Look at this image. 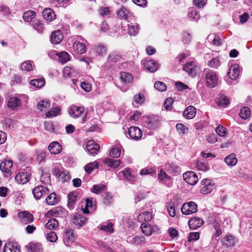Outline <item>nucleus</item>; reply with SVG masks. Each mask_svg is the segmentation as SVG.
Returning a JSON list of instances; mask_svg holds the SVG:
<instances>
[{"label":"nucleus","instance_id":"obj_1","mask_svg":"<svg viewBox=\"0 0 252 252\" xmlns=\"http://www.w3.org/2000/svg\"><path fill=\"white\" fill-rule=\"evenodd\" d=\"M142 232L146 236H150L153 233H158L159 228L156 224L143 223L141 225Z\"/></svg>","mask_w":252,"mask_h":252},{"label":"nucleus","instance_id":"obj_2","mask_svg":"<svg viewBox=\"0 0 252 252\" xmlns=\"http://www.w3.org/2000/svg\"><path fill=\"white\" fill-rule=\"evenodd\" d=\"M202 188L200 191L202 194H207L211 192L215 188L214 182L209 179H204L201 181Z\"/></svg>","mask_w":252,"mask_h":252},{"label":"nucleus","instance_id":"obj_3","mask_svg":"<svg viewBox=\"0 0 252 252\" xmlns=\"http://www.w3.org/2000/svg\"><path fill=\"white\" fill-rule=\"evenodd\" d=\"M197 204L192 201L184 203L182 208V213L186 215H189L197 211Z\"/></svg>","mask_w":252,"mask_h":252},{"label":"nucleus","instance_id":"obj_4","mask_svg":"<svg viewBox=\"0 0 252 252\" xmlns=\"http://www.w3.org/2000/svg\"><path fill=\"white\" fill-rule=\"evenodd\" d=\"M32 194L36 200H39L45 196L49 193L48 189L43 186L35 187L32 190Z\"/></svg>","mask_w":252,"mask_h":252},{"label":"nucleus","instance_id":"obj_5","mask_svg":"<svg viewBox=\"0 0 252 252\" xmlns=\"http://www.w3.org/2000/svg\"><path fill=\"white\" fill-rule=\"evenodd\" d=\"M148 127L151 130H155L158 127L161 121V118L158 115H152L147 119Z\"/></svg>","mask_w":252,"mask_h":252},{"label":"nucleus","instance_id":"obj_6","mask_svg":"<svg viewBox=\"0 0 252 252\" xmlns=\"http://www.w3.org/2000/svg\"><path fill=\"white\" fill-rule=\"evenodd\" d=\"M184 180L190 185H194L196 184L198 178L196 173L192 171H189L184 173L183 174Z\"/></svg>","mask_w":252,"mask_h":252},{"label":"nucleus","instance_id":"obj_7","mask_svg":"<svg viewBox=\"0 0 252 252\" xmlns=\"http://www.w3.org/2000/svg\"><path fill=\"white\" fill-rule=\"evenodd\" d=\"M18 217L20 219V222L24 224L31 223L34 220L33 215L29 212L26 211L19 213Z\"/></svg>","mask_w":252,"mask_h":252},{"label":"nucleus","instance_id":"obj_8","mask_svg":"<svg viewBox=\"0 0 252 252\" xmlns=\"http://www.w3.org/2000/svg\"><path fill=\"white\" fill-rule=\"evenodd\" d=\"M128 133L130 138L136 141L141 139L143 134L141 129L137 126H131L128 128Z\"/></svg>","mask_w":252,"mask_h":252},{"label":"nucleus","instance_id":"obj_9","mask_svg":"<svg viewBox=\"0 0 252 252\" xmlns=\"http://www.w3.org/2000/svg\"><path fill=\"white\" fill-rule=\"evenodd\" d=\"M31 174L29 172L18 173L15 177V180L18 184H25L28 183L31 179Z\"/></svg>","mask_w":252,"mask_h":252},{"label":"nucleus","instance_id":"obj_10","mask_svg":"<svg viewBox=\"0 0 252 252\" xmlns=\"http://www.w3.org/2000/svg\"><path fill=\"white\" fill-rule=\"evenodd\" d=\"M206 79L208 87L210 88L215 87L218 84V77L214 72L210 71L206 75Z\"/></svg>","mask_w":252,"mask_h":252},{"label":"nucleus","instance_id":"obj_11","mask_svg":"<svg viewBox=\"0 0 252 252\" xmlns=\"http://www.w3.org/2000/svg\"><path fill=\"white\" fill-rule=\"evenodd\" d=\"M210 224L214 229L213 236L217 238L222 234V232L220 227V220L216 218L214 219L211 220Z\"/></svg>","mask_w":252,"mask_h":252},{"label":"nucleus","instance_id":"obj_12","mask_svg":"<svg viewBox=\"0 0 252 252\" xmlns=\"http://www.w3.org/2000/svg\"><path fill=\"white\" fill-rule=\"evenodd\" d=\"M74 240L75 237L73 230L70 228L66 229L63 236V241L65 245L69 246Z\"/></svg>","mask_w":252,"mask_h":252},{"label":"nucleus","instance_id":"obj_13","mask_svg":"<svg viewBox=\"0 0 252 252\" xmlns=\"http://www.w3.org/2000/svg\"><path fill=\"white\" fill-rule=\"evenodd\" d=\"M68 112L71 117H78L84 114V109L82 107L72 105L68 108Z\"/></svg>","mask_w":252,"mask_h":252},{"label":"nucleus","instance_id":"obj_14","mask_svg":"<svg viewBox=\"0 0 252 252\" xmlns=\"http://www.w3.org/2000/svg\"><path fill=\"white\" fill-rule=\"evenodd\" d=\"M144 67L150 72H155L158 68V64L156 61L152 60H145L143 61Z\"/></svg>","mask_w":252,"mask_h":252},{"label":"nucleus","instance_id":"obj_15","mask_svg":"<svg viewBox=\"0 0 252 252\" xmlns=\"http://www.w3.org/2000/svg\"><path fill=\"white\" fill-rule=\"evenodd\" d=\"M158 178L164 183L167 186L170 187L172 185V179L168 176L163 170L161 169L158 175Z\"/></svg>","mask_w":252,"mask_h":252},{"label":"nucleus","instance_id":"obj_16","mask_svg":"<svg viewBox=\"0 0 252 252\" xmlns=\"http://www.w3.org/2000/svg\"><path fill=\"white\" fill-rule=\"evenodd\" d=\"M204 223L203 220L199 217H194L189 221V225L190 228L195 229L201 226Z\"/></svg>","mask_w":252,"mask_h":252},{"label":"nucleus","instance_id":"obj_17","mask_svg":"<svg viewBox=\"0 0 252 252\" xmlns=\"http://www.w3.org/2000/svg\"><path fill=\"white\" fill-rule=\"evenodd\" d=\"M86 149L90 154H96L99 149V145L95 143L93 140H89L87 143Z\"/></svg>","mask_w":252,"mask_h":252},{"label":"nucleus","instance_id":"obj_18","mask_svg":"<svg viewBox=\"0 0 252 252\" xmlns=\"http://www.w3.org/2000/svg\"><path fill=\"white\" fill-rule=\"evenodd\" d=\"M153 218L152 213L149 211H146L140 213L137 217V219L140 222L148 223Z\"/></svg>","mask_w":252,"mask_h":252},{"label":"nucleus","instance_id":"obj_19","mask_svg":"<svg viewBox=\"0 0 252 252\" xmlns=\"http://www.w3.org/2000/svg\"><path fill=\"white\" fill-rule=\"evenodd\" d=\"M63 39V35L60 30H57L53 32L51 35L50 40L54 44H58L60 43Z\"/></svg>","mask_w":252,"mask_h":252},{"label":"nucleus","instance_id":"obj_20","mask_svg":"<svg viewBox=\"0 0 252 252\" xmlns=\"http://www.w3.org/2000/svg\"><path fill=\"white\" fill-rule=\"evenodd\" d=\"M240 68L238 64H234L231 66L228 76L232 80H236L239 75Z\"/></svg>","mask_w":252,"mask_h":252},{"label":"nucleus","instance_id":"obj_21","mask_svg":"<svg viewBox=\"0 0 252 252\" xmlns=\"http://www.w3.org/2000/svg\"><path fill=\"white\" fill-rule=\"evenodd\" d=\"M21 105V101L20 98L16 97H10L7 101V106L12 110L17 109Z\"/></svg>","mask_w":252,"mask_h":252},{"label":"nucleus","instance_id":"obj_22","mask_svg":"<svg viewBox=\"0 0 252 252\" xmlns=\"http://www.w3.org/2000/svg\"><path fill=\"white\" fill-rule=\"evenodd\" d=\"M42 15L43 18L47 21H52L56 18V15L53 9L46 8L42 11Z\"/></svg>","mask_w":252,"mask_h":252},{"label":"nucleus","instance_id":"obj_23","mask_svg":"<svg viewBox=\"0 0 252 252\" xmlns=\"http://www.w3.org/2000/svg\"><path fill=\"white\" fill-rule=\"evenodd\" d=\"M196 114V108L192 106H189L183 112V116L188 119H193Z\"/></svg>","mask_w":252,"mask_h":252},{"label":"nucleus","instance_id":"obj_24","mask_svg":"<svg viewBox=\"0 0 252 252\" xmlns=\"http://www.w3.org/2000/svg\"><path fill=\"white\" fill-rule=\"evenodd\" d=\"M183 70L188 72L189 75H195L196 65L193 62L187 63L184 66Z\"/></svg>","mask_w":252,"mask_h":252},{"label":"nucleus","instance_id":"obj_25","mask_svg":"<svg viewBox=\"0 0 252 252\" xmlns=\"http://www.w3.org/2000/svg\"><path fill=\"white\" fill-rule=\"evenodd\" d=\"M129 243L139 245L145 243V238L143 236H129L127 240Z\"/></svg>","mask_w":252,"mask_h":252},{"label":"nucleus","instance_id":"obj_26","mask_svg":"<svg viewBox=\"0 0 252 252\" xmlns=\"http://www.w3.org/2000/svg\"><path fill=\"white\" fill-rule=\"evenodd\" d=\"M62 146L57 142L51 143L48 149L52 154H58L62 151Z\"/></svg>","mask_w":252,"mask_h":252},{"label":"nucleus","instance_id":"obj_27","mask_svg":"<svg viewBox=\"0 0 252 252\" xmlns=\"http://www.w3.org/2000/svg\"><path fill=\"white\" fill-rule=\"evenodd\" d=\"M73 48L76 53L80 54L84 53L86 49V46L84 44L77 41L74 42Z\"/></svg>","mask_w":252,"mask_h":252},{"label":"nucleus","instance_id":"obj_28","mask_svg":"<svg viewBox=\"0 0 252 252\" xmlns=\"http://www.w3.org/2000/svg\"><path fill=\"white\" fill-rule=\"evenodd\" d=\"M87 220L85 217L77 214L74 216L73 222L76 225L82 226L86 223Z\"/></svg>","mask_w":252,"mask_h":252},{"label":"nucleus","instance_id":"obj_29","mask_svg":"<svg viewBox=\"0 0 252 252\" xmlns=\"http://www.w3.org/2000/svg\"><path fill=\"white\" fill-rule=\"evenodd\" d=\"M117 16L121 19L127 20L130 16V12L128 9L124 6H122L117 11Z\"/></svg>","mask_w":252,"mask_h":252},{"label":"nucleus","instance_id":"obj_30","mask_svg":"<svg viewBox=\"0 0 252 252\" xmlns=\"http://www.w3.org/2000/svg\"><path fill=\"white\" fill-rule=\"evenodd\" d=\"M12 165L11 161L5 160L0 163V169L1 171L8 173L10 172Z\"/></svg>","mask_w":252,"mask_h":252},{"label":"nucleus","instance_id":"obj_31","mask_svg":"<svg viewBox=\"0 0 252 252\" xmlns=\"http://www.w3.org/2000/svg\"><path fill=\"white\" fill-rule=\"evenodd\" d=\"M139 25L137 24L128 25V33L131 36H136L139 32Z\"/></svg>","mask_w":252,"mask_h":252},{"label":"nucleus","instance_id":"obj_32","mask_svg":"<svg viewBox=\"0 0 252 252\" xmlns=\"http://www.w3.org/2000/svg\"><path fill=\"white\" fill-rule=\"evenodd\" d=\"M120 79L123 83L127 84L132 82L133 77L129 73L124 72L121 73Z\"/></svg>","mask_w":252,"mask_h":252},{"label":"nucleus","instance_id":"obj_33","mask_svg":"<svg viewBox=\"0 0 252 252\" xmlns=\"http://www.w3.org/2000/svg\"><path fill=\"white\" fill-rule=\"evenodd\" d=\"M225 162L229 166H234L237 162V159L234 154H231L224 158Z\"/></svg>","mask_w":252,"mask_h":252},{"label":"nucleus","instance_id":"obj_34","mask_svg":"<svg viewBox=\"0 0 252 252\" xmlns=\"http://www.w3.org/2000/svg\"><path fill=\"white\" fill-rule=\"evenodd\" d=\"M35 12L34 11L28 10L24 13L23 18L25 21L31 22L35 17Z\"/></svg>","mask_w":252,"mask_h":252},{"label":"nucleus","instance_id":"obj_35","mask_svg":"<svg viewBox=\"0 0 252 252\" xmlns=\"http://www.w3.org/2000/svg\"><path fill=\"white\" fill-rule=\"evenodd\" d=\"M216 102L219 106L225 107L229 104V100L224 94H221Z\"/></svg>","mask_w":252,"mask_h":252},{"label":"nucleus","instance_id":"obj_36","mask_svg":"<svg viewBox=\"0 0 252 252\" xmlns=\"http://www.w3.org/2000/svg\"><path fill=\"white\" fill-rule=\"evenodd\" d=\"M45 83L44 78L33 79L30 81V84L36 88H41Z\"/></svg>","mask_w":252,"mask_h":252},{"label":"nucleus","instance_id":"obj_37","mask_svg":"<svg viewBox=\"0 0 252 252\" xmlns=\"http://www.w3.org/2000/svg\"><path fill=\"white\" fill-rule=\"evenodd\" d=\"M167 171L172 175H176L179 171V167L174 163L169 164L166 166Z\"/></svg>","mask_w":252,"mask_h":252},{"label":"nucleus","instance_id":"obj_38","mask_svg":"<svg viewBox=\"0 0 252 252\" xmlns=\"http://www.w3.org/2000/svg\"><path fill=\"white\" fill-rule=\"evenodd\" d=\"M3 252H20V250L12 243H8L5 245Z\"/></svg>","mask_w":252,"mask_h":252},{"label":"nucleus","instance_id":"obj_39","mask_svg":"<svg viewBox=\"0 0 252 252\" xmlns=\"http://www.w3.org/2000/svg\"><path fill=\"white\" fill-rule=\"evenodd\" d=\"M104 163L111 167L117 168L120 165L121 161L114 159L106 158Z\"/></svg>","mask_w":252,"mask_h":252},{"label":"nucleus","instance_id":"obj_40","mask_svg":"<svg viewBox=\"0 0 252 252\" xmlns=\"http://www.w3.org/2000/svg\"><path fill=\"white\" fill-rule=\"evenodd\" d=\"M46 201L48 205H53L57 204L59 200L57 198L56 194L53 192L47 197Z\"/></svg>","mask_w":252,"mask_h":252},{"label":"nucleus","instance_id":"obj_41","mask_svg":"<svg viewBox=\"0 0 252 252\" xmlns=\"http://www.w3.org/2000/svg\"><path fill=\"white\" fill-rule=\"evenodd\" d=\"M99 164L98 162L94 161L90 162L85 166L84 169L88 174H90L94 169L98 168Z\"/></svg>","mask_w":252,"mask_h":252},{"label":"nucleus","instance_id":"obj_42","mask_svg":"<svg viewBox=\"0 0 252 252\" xmlns=\"http://www.w3.org/2000/svg\"><path fill=\"white\" fill-rule=\"evenodd\" d=\"M28 249L31 252H40L41 250V245L30 243L27 246Z\"/></svg>","mask_w":252,"mask_h":252},{"label":"nucleus","instance_id":"obj_43","mask_svg":"<svg viewBox=\"0 0 252 252\" xmlns=\"http://www.w3.org/2000/svg\"><path fill=\"white\" fill-rule=\"evenodd\" d=\"M50 106V103L48 101L42 100L39 102L37 104L38 109L41 111H46Z\"/></svg>","mask_w":252,"mask_h":252},{"label":"nucleus","instance_id":"obj_44","mask_svg":"<svg viewBox=\"0 0 252 252\" xmlns=\"http://www.w3.org/2000/svg\"><path fill=\"white\" fill-rule=\"evenodd\" d=\"M250 108L248 107H244L241 108L239 116L243 119H247L250 117Z\"/></svg>","mask_w":252,"mask_h":252},{"label":"nucleus","instance_id":"obj_45","mask_svg":"<svg viewBox=\"0 0 252 252\" xmlns=\"http://www.w3.org/2000/svg\"><path fill=\"white\" fill-rule=\"evenodd\" d=\"M123 173L126 179L130 183H133L136 181V177L131 175L130 170L128 168L125 169Z\"/></svg>","mask_w":252,"mask_h":252},{"label":"nucleus","instance_id":"obj_46","mask_svg":"<svg viewBox=\"0 0 252 252\" xmlns=\"http://www.w3.org/2000/svg\"><path fill=\"white\" fill-rule=\"evenodd\" d=\"M58 226V221L55 219H50L46 223L45 226L49 229H55Z\"/></svg>","mask_w":252,"mask_h":252},{"label":"nucleus","instance_id":"obj_47","mask_svg":"<svg viewBox=\"0 0 252 252\" xmlns=\"http://www.w3.org/2000/svg\"><path fill=\"white\" fill-rule=\"evenodd\" d=\"M61 109L59 107H54L48 111L46 114L47 117L56 116L60 114Z\"/></svg>","mask_w":252,"mask_h":252},{"label":"nucleus","instance_id":"obj_48","mask_svg":"<svg viewBox=\"0 0 252 252\" xmlns=\"http://www.w3.org/2000/svg\"><path fill=\"white\" fill-rule=\"evenodd\" d=\"M166 207L169 215L172 217H174L176 215L174 204L172 202H168L166 203Z\"/></svg>","mask_w":252,"mask_h":252},{"label":"nucleus","instance_id":"obj_49","mask_svg":"<svg viewBox=\"0 0 252 252\" xmlns=\"http://www.w3.org/2000/svg\"><path fill=\"white\" fill-rule=\"evenodd\" d=\"M197 168L200 171H206L209 170V166L205 161H198L196 163Z\"/></svg>","mask_w":252,"mask_h":252},{"label":"nucleus","instance_id":"obj_50","mask_svg":"<svg viewBox=\"0 0 252 252\" xmlns=\"http://www.w3.org/2000/svg\"><path fill=\"white\" fill-rule=\"evenodd\" d=\"M59 61L64 64L68 61L69 59V55L66 52H62L59 54Z\"/></svg>","mask_w":252,"mask_h":252},{"label":"nucleus","instance_id":"obj_51","mask_svg":"<svg viewBox=\"0 0 252 252\" xmlns=\"http://www.w3.org/2000/svg\"><path fill=\"white\" fill-rule=\"evenodd\" d=\"M105 189V186L103 185H94L93 188L91 189V191L95 193L96 194H98L99 193H102L104 191Z\"/></svg>","mask_w":252,"mask_h":252},{"label":"nucleus","instance_id":"obj_52","mask_svg":"<svg viewBox=\"0 0 252 252\" xmlns=\"http://www.w3.org/2000/svg\"><path fill=\"white\" fill-rule=\"evenodd\" d=\"M188 16L191 20H198L200 18V15L195 9H191L189 12Z\"/></svg>","mask_w":252,"mask_h":252},{"label":"nucleus","instance_id":"obj_53","mask_svg":"<svg viewBox=\"0 0 252 252\" xmlns=\"http://www.w3.org/2000/svg\"><path fill=\"white\" fill-rule=\"evenodd\" d=\"M21 68L23 70L31 71L33 68L32 62L30 61L24 62L21 65Z\"/></svg>","mask_w":252,"mask_h":252},{"label":"nucleus","instance_id":"obj_54","mask_svg":"<svg viewBox=\"0 0 252 252\" xmlns=\"http://www.w3.org/2000/svg\"><path fill=\"white\" fill-rule=\"evenodd\" d=\"M46 239L52 243H54L58 240L57 234L54 231H50L46 234Z\"/></svg>","mask_w":252,"mask_h":252},{"label":"nucleus","instance_id":"obj_55","mask_svg":"<svg viewBox=\"0 0 252 252\" xmlns=\"http://www.w3.org/2000/svg\"><path fill=\"white\" fill-rule=\"evenodd\" d=\"M155 88L159 92H164L166 90V85L162 82L157 81L154 85Z\"/></svg>","mask_w":252,"mask_h":252},{"label":"nucleus","instance_id":"obj_56","mask_svg":"<svg viewBox=\"0 0 252 252\" xmlns=\"http://www.w3.org/2000/svg\"><path fill=\"white\" fill-rule=\"evenodd\" d=\"M225 242V245L227 246H233L235 245V239L234 237L231 235H226L224 238Z\"/></svg>","mask_w":252,"mask_h":252},{"label":"nucleus","instance_id":"obj_57","mask_svg":"<svg viewBox=\"0 0 252 252\" xmlns=\"http://www.w3.org/2000/svg\"><path fill=\"white\" fill-rule=\"evenodd\" d=\"M77 196L74 192H70L68 194V205L71 206L76 202Z\"/></svg>","mask_w":252,"mask_h":252},{"label":"nucleus","instance_id":"obj_58","mask_svg":"<svg viewBox=\"0 0 252 252\" xmlns=\"http://www.w3.org/2000/svg\"><path fill=\"white\" fill-rule=\"evenodd\" d=\"M176 128L178 133L181 135H184L186 132V131L188 130V128H186L183 124L181 123L177 124L176 126Z\"/></svg>","mask_w":252,"mask_h":252},{"label":"nucleus","instance_id":"obj_59","mask_svg":"<svg viewBox=\"0 0 252 252\" xmlns=\"http://www.w3.org/2000/svg\"><path fill=\"white\" fill-rule=\"evenodd\" d=\"M216 131L220 136H224L226 133V128L221 125H219L216 128Z\"/></svg>","mask_w":252,"mask_h":252},{"label":"nucleus","instance_id":"obj_60","mask_svg":"<svg viewBox=\"0 0 252 252\" xmlns=\"http://www.w3.org/2000/svg\"><path fill=\"white\" fill-rule=\"evenodd\" d=\"M100 229L107 232H113V224L109 222H108L106 224H102L100 227Z\"/></svg>","mask_w":252,"mask_h":252},{"label":"nucleus","instance_id":"obj_61","mask_svg":"<svg viewBox=\"0 0 252 252\" xmlns=\"http://www.w3.org/2000/svg\"><path fill=\"white\" fill-rule=\"evenodd\" d=\"M140 174L141 175L150 174L153 176L156 175V171L153 168H144L141 170Z\"/></svg>","mask_w":252,"mask_h":252},{"label":"nucleus","instance_id":"obj_62","mask_svg":"<svg viewBox=\"0 0 252 252\" xmlns=\"http://www.w3.org/2000/svg\"><path fill=\"white\" fill-rule=\"evenodd\" d=\"M73 68L69 66H65L63 70V75L65 77H70L71 74L73 72Z\"/></svg>","mask_w":252,"mask_h":252},{"label":"nucleus","instance_id":"obj_63","mask_svg":"<svg viewBox=\"0 0 252 252\" xmlns=\"http://www.w3.org/2000/svg\"><path fill=\"white\" fill-rule=\"evenodd\" d=\"M121 150L118 148H112L110 152L109 155L113 158H116L120 156Z\"/></svg>","mask_w":252,"mask_h":252},{"label":"nucleus","instance_id":"obj_64","mask_svg":"<svg viewBox=\"0 0 252 252\" xmlns=\"http://www.w3.org/2000/svg\"><path fill=\"white\" fill-rule=\"evenodd\" d=\"M33 28L40 33L42 32L44 29L43 24L38 21L34 23Z\"/></svg>","mask_w":252,"mask_h":252}]
</instances>
